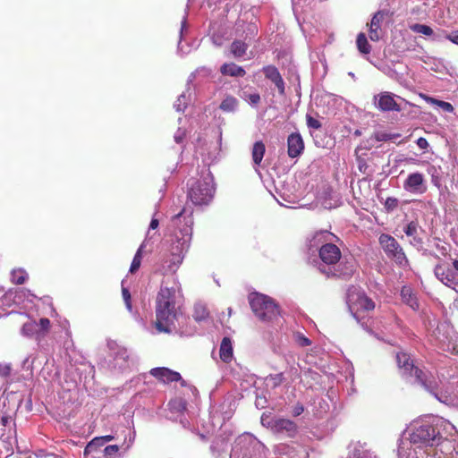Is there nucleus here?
Returning a JSON list of instances; mask_svg holds the SVG:
<instances>
[{"mask_svg":"<svg viewBox=\"0 0 458 458\" xmlns=\"http://www.w3.org/2000/svg\"><path fill=\"white\" fill-rule=\"evenodd\" d=\"M303 406L301 403H297L296 405L293 406L292 413L293 416L297 417L301 415L303 412Z\"/></svg>","mask_w":458,"mask_h":458,"instance_id":"e2e57ef3","label":"nucleus"},{"mask_svg":"<svg viewBox=\"0 0 458 458\" xmlns=\"http://www.w3.org/2000/svg\"><path fill=\"white\" fill-rule=\"evenodd\" d=\"M306 121L309 128L318 130L322 126L321 123L318 120L313 118L310 114L306 115Z\"/></svg>","mask_w":458,"mask_h":458,"instance_id":"864d4df0","label":"nucleus"},{"mask_svg":"<svg viewBox=\"0 0 458 458\" xmlns=\"http://www.w3.org/2000/svg\"><path fill=\"white\" fill-rule=\"evenodd\" d=\"M112 439L111 436L99 437L93 438L85 447L84 454L89 455L97 452L99 448L103 447L109 440Z\"/></svg>","mask_w":458,"mask_h":458,"instance_id":"393cba45","label":"nucleus"},{"mask_svg":"<svg viewBox=\"0 0 458 458\" xmlns=\"http://www.w3.org/2000/svg\"><path fill=\"white\" fill-rule=\"evenodd\" d=\"M434 274L441 283L458 293V281H456L457 272H454L453 268L445 267L438 264L435 267Z\"/></svg>","mask_w":458,"mask_h":458,"instance_id":"4468645a","label":"nucleus"},{"mask_svg":"<svg viewBox=\"0 0 458 458\" xmlns=\"http://www.w3.org/2000/svg\"><path fill=\"white\" fill-rule=\"evenodd\" d=\"M147 245V240H144L143 242L140 245L139 249L137 250L130 267L131 273H134L140 268L143 258V252Z\"/></svg>","mask_w":458,"mask_h":458,"instance_id":"c756f323","label":"nucleus"},{"mask_svg":"<svg viewBox=\"0 0 458 458\" xmlns=\"http://www.w3.org/2000/svg\"><path fill=\"white\" fill-rule=\"evenodd\" d=\"M386 13L385 11H377L376 13H374L369 27L371 28H378L381 29V22L383 21Z\"/></svg>","mask_w":458,"mask_h":458,"instance_id":"37998d69","label":"nucleus"},{"mask_svg":"<svg viewBox=\"0 0 458 458\" xmlns=\"http://www.w3.org/2000/svg\"><path fill=\"white\" fill-rule=\"evenodd\" d=\"M11 367L9 364H0V376L5 377L9 375Z\"/></svg>","mask_w":458,"mask_h":458,"instance_id":"0e129e2a","label":"nucleus"},{"mask_svg":"<svg viewBox=\"0 0 458 458\" xmlns=\"http://www.w3.org/2000/svg\"><path fill=\"white\" fill-rule=\"evenodd\" d=\"M220 358L224 362H230L233 359V344L229 337H224L220 344Z\"/></svg>","mask_w":458,"mask_h":458,"instance_id":"bb28decb","label":"nucleus"},{"mask_svg":"<svg viewBox=\"0 0 458 458\" xmlns=\"http://www.w3.org/2000/svg\"><path fill=\"white\" fill-rule=\"evenodd\" d=\"M158 225H159L158 219L153 217L150 221L148 230L147 232V235L145 238V240H147V243L148 242V240L153 237V235H151V233H150L151 230H156L158 227Z\"/></svg>","mask_w":458,"mask_h":458,"instance_id":"5fc2aeb1","label":"nucleus"},{"mask_svg":"<svg viewBox=\"0 0 458 458\" xmlns=\"http://www.w3.org/2000/svg\"><path fill=\"white\" fill-rule=\"evenodd\" d=\"M420 96L428 104L434 106L436 108H440L446 113H452L454 111V107L449 102L438 100L425 94H420Z\"/></svg>","mask_w":458,"mask_h":458,"instance_id":"cd10ccee","label":"nucleus"},{"mask_svg":"<svg viewBox=\"0 0 458 458\" xmlns=\"http://www.w3.org/2000/svg\"><path fill=\"white\" fill-rule=\"evenodd\" d=\"M168 406L172 413L182 415L186 410V402L182 398H176L170 401Z\"/></svg>","mask_w":458,"mask_h":458,"instance_id":"473e14b6","label":"nucleus"},{"mask_svg":"<svg viewBox=\"0 0 458 458\" xmlns=\"http://www.w3.org/2000/svg\"><path fill=\"white\" fill-rule=\"evenodd\" d=\"M293 340L301 347H305L311 344V341L301 332L293 333Z\"/></svg>","mask_w":458,"mask_h":458,"instance_id":"a18cd8bd","label":"nucleus"},{"mask_svg":"<svg viewBox=\"0 0 458 458\" xmlns=\"http://www.w3.org/2000/svg\"><path fill=\"white\" fill-rule=\"evenodd\" d=\"M28 279V273L22 268L13 269L11 273V280L13 284H22Z\"/></svg>","mask_w":458,"mask_h":458,"instance_id":"c9c22d12","label":"nucleus"},{"mask_svg":"<svg viewBox=\"0 0 458 458\" xmlns=\"http://www.w3.org/2000/svg\"><path fill=\"white\" fill-rule=\"evenodd\" d=\"M135 365L136 362L132 353L126 348L116 345V368L118 367L121 373L132 371Z\"/></svg>","mask_w":458,"mask_h":458,"instance_id":"2eb2a0df","label":"nucleus"},{"mask_svg":"<svg viewBox=\"0 0 458 458\" xmlns=\"http://www.w3.org/2000/svg\"><path fill=\"white\" fill-rule=\"evenodd\" d=\"M248 45L241 40H234L231 45V53L235 58L242 57L247 51Z\"/></svg>","mask_w":458,"mask_h":458,"instance_id":"72a5a7b5","label":"nucleus"},{"mask_svg":"<svg viewBox=\"0 0 458 458\" xmlns=\"http://www.w3.org/2000/svg\"><path fill=\"white\" fill-rule=\"evenodd\" d=\"M188 199L195 206H208L213 200L216 187L210 172L203 174L199 179L188 182Z\"/></svg>","mask_w":458,"mask_h":458,"instance_id":"0eeeda50","label":"nucleus"},{"mask_svg":"<svg viewBox=\"0 0 458 458\" xmlns=\"http://www.w3.org/2000/svg\"><path fill=\"white\" fill-rule=\"evenodd\" d=\"M288 156L292 158L299 157L304 149L302 137L298 132L291 133L287 139Z\"/></svg>","mask_w":458,"mask_h":458,"instance_id":"a211bd4d","label":"nucleus"},{"mask_svg":"<svg viewBox=\"0 0 458 458\" xmlns=\"http://www.w3.org/2000/svg\"><path fill=\"white\" fill-rule=\"evenodd\" d=\"M398 206V199L394 197H388L385 201V208L391 211L396 208Z\"/></svg>","mask_w":458,"mask_h":458,"instance_id":"6e6d98bb","label":"nucleus"},{"mask_svg":"<svg viewBox=\"0 0 458 458\" xmlns=\"http://www.w3.org/2000/svg\"><path fill=\"white\" fill-rule=\"evenodd\" d=\"M265 445L253 435L239 436L232 448L230 458H265ZM307 451L299 445L278 444L274 448L273 458H308Z\"/></svg>","mask_w":458,"mask_h":458,"instance_id":"39448f33","label":"nucleus"},{"mask_svg":"<svg viewBox=\"0 0 458 458\" xmlns=\"http://www.w3.org/2000/svg\"><path fill=\"white\" fill-rule=\"evenodd\" d=\"M442 37L458 46V30H453L450 33L443 31Z\"/></svg>","mask_w":458,"mask_h":458,"instance_id":"603ef678","label":"nucleus"},{"mask_svg":"<svg viewBox=\"0 0 458 458\" xmlns=\"http://www.w3.org/2000/svg\"><path fill=\"white\" fill-rule=\"evenodd\" d=\"M395 98H401L389 91H383L374 96L373 104L376 108L382 112H400L402 108L396 102Z\"/></svg>","mask_w":458,"mask_h":458,"instance_id":"f8f14e48","label":"nucleus"},{"mask_svg":"<svg viewBox=\"0 0 458 458\" xmlns=\"http://www.w3.org/2000/svg\"><path fill=\"white\" fill-rule=\"evenodd\" d=\"M378 242L386 257L394 261L398 267L405 268L409 266V260L400 243L390 234L382 233Z\"/></svg>","mask_w":458,"mask_h":458,"instance_id":"9d476101","label":"nucleus"},{"mask_svg":"<svg viewBox=\"0 0 458 458\" xmlns=\"http://www.w3.org/2000/svg\"><path fill=\"white\" fill-rule=\"evenodd\" d=\"M240 26H243L240 21L237 23V28ZM245 28L243 30V34H245V39L252 38L258 35L259 28L255 22L246 23L244 24Z\"/></svg>","mask_w":458,"mask_h":458,"instance_id":"58836bf2","label":"nucleus"},{"mask_svg":"<svg viewBox=\"0 0 458 458\" xmlns=\"http://www.w3.org/2000/svg\"><path fill=\"white\" fill-rule=\"evenodd\" d=\"M412 238V240L411 241V244L413 245L414 247H421L422 246V239L420 237H419L417 234H415L414 236H411Z\"/></svg>","mask_w":458,"mask_h":458,"instance_id":"338daca9","label":"nucleus"},{"mask_svg":"<svg viewBox=\"0 0 458 458\" xmlns=\"http://www.w3.org/2000/svg\"><path fill=\"white\" fill-rule=\"evenodd\" d=\"M346 303L350 312L357 321L364 318L363 313L373 310L375 308L374 301L361 289L355 286L348 289Z\"/></svg>","mask_w":458,"mask_h":458,"instance_id":"6e6552de","label":"nucleus"},{"mask_svg":"<svg viewBox=\"0 0 458 458\" xmlns=\"http://www.w3.org/2000/svg\"><path fill=\"white\" fill-rule=\"evenodd\" d=\"M208 317V311L206 305L202 303H196L194 306L193 318L196 321H204Z\"/></svg>","mask_w":458,"mask_h":458,"instance_id":"f704fd0d","label":"nucleus"},{"mask_svg":"<svg viewBox=\"0 0 458 458\" xmlns=\"http://www.w3.org/2000/svg\"><path fill=\"white\" fill-rule=\"evenodd\" d=\"M404 233L407 236H414L418 233V223L411 221L403 229Z\"/></svg>","mask_w":458,"mask_h":458,"instance_id":"8fccbe9b","label":"nucleus"},{"mask_svg":"<svg viewBox=\"0 0 458 458\" xmlns=\"http://www.w3.org/2000/svg\"><path fill=\"white\" fill-rule=\"evenodd\" d=\"M238 100L232 96H227L220 104V109L226 113L235 112L238 107Z\"/></svg>","mask_w":458,"mask_h":458,"instance_id":"2f4dec72","label":"nucleus"},{"mask_svg":"<svg viewBox=\"0 0 458 458\" xmlns=\"http://www.w3.org/2000/svg\"><path fill=\"white\" fill-rule=\"evenodd\" d=\"M272 432L276 434H283L288 437H293L297 431L296 424L287 419L276 418L273 424Z\"/></svg>","mask_w":458,"mask_h":458,"instance_id":"6ab92c4d","label":"nucleus"},{"mask_svg":"<svg viewBox=\"0 0 458 458\" xmlns=\"http://www.w3.org/2000/svg\"><path fill=\"white\" fill-rule=\"evenodd\" d=\"M369 37L372 41H378L382 37V30L369 27Z\"/></svg>","mask_w":458,"mask_h":458,"instance_id":"3c124183","label":"nucleus"},{"mask_svg":"<svg viewBox=\"0 0 458 458\" xmlns=\"http://www.w3.org/2000/svg\"><path fill=\"white\" fill-rule=\"evenodd\" d=\"M103 453L105 456L112 458V456L114 454V445H109L106 446L103 450Z\"/></svg>","mask_w":458,"mask_h":458,"instance_id":"052dcab7","label":"nucleus"},{"mask_svg":"<svg viewBox=\"0 0 458 458\" xmlns=\"http://www.w3.org/2000/svg\"><path fill=\"white\" fill-rule=\"evenodd\" d=\"M358 169L360 173L369 175L370 173L369 172V165L364 159H359L358 160Z\"/></svg>","mask_w":458,"mask_h":458,"instance_id":"4d7b16f0","label":"nucleus"},{"mask_svg":"<svg viewBox=\"0 0 458 458\" xmlns=\"http://www.w3.org/2000/svg\"><path fill=\"white\" fill-rule=\"evenodd\" d=\"M196 77V73L192 72L189 76L185 91H183L176 99L174 104V108L177 112H183L188 106L189 103L191 102L194 97L193 89H191V83Z\"/></svg>","mask_w":458,"mask_h":458,"instance_id":"dca6fc26","label":"nucleus"},{"mask_svg":"<svg viewBox=\"0 0 458 458\" xmlns=\"http://www.w3.org/2000/svg\"><path fill=\"white\" fill-rule=\"evenodd\" d=\"M38 325V336H44L49 330V327H50V321L48 318H40L38 323H37Z\"/></svg>","mask_w":458,"mask_h":458,"instance_id":"de8ad7c7","label":"nucleus"},{"mask_svg":"<svg viewBox=\"0 0 458 458\" xmlns=\"http://www.w3.org/2000/svg\"><path fill=\"white\" fill-rule=\"evenodd\" d=\"M284 380V377L283 373L274 374V375H268L265 378V383L267 386H271L273 388L278 386L280 384H282Z\"/></svg>","mask_w":458,"mask_h":458,"instance_id":"ea45409f","label":"nucleus"},{"mask_svg":"<svg viewBox=\"0 0 458 458\" xmlns=\"http://www.w3.org/2000/svg\"><path fill=\"white\" fill-rule=\"evenodd\" d=\"M0 420H1V424L3 426H6L10 422L11 417L10 416H2Z\"/></svg>","mask_w":458,"mask_h":458,"instance_id":"774afa93","label":"nucleus"},{"mask_svg":"<svg viewBox=\"0 0 458 458\" xmlns=\"http://www.w3.org/2000/svg\"><path fill=\"white\" fill-rule=\"evenodd\" d=\"M181 293L177 285L161 287L156 300L155 327L158 333L191 335L193 330L188 328L189 318L180 308Z\"/></svg>","mask_w":458,"mask_h":458,"instance_id":"7ed1b4c3","label":"nucleus"},{"mask_svg":"<svg viewBox=\"0 0 458 458\" xmlns=\"http://www.w3.org/2000/svg\"><path fill=\"white\" fill-rule=\"evenodd\" d=\"M398 458H458V431L449 421L427 417L412 421L398 442Z\"/></svg>","mask_w":458,"mask_h":458,"instance_id":"f257e3e1","label":"nucleus"},{"mask_svg":"<svg viewBox=\"0 0 458 458\" xmlns=\"http://www.w3.org/2000/svg\"><path fill=\"white\" fill-rule=\"evenodd\" d=\"M347 458H378L366 443H355L349 446Z\"/></svg>","mask_w":458,"mask_h":458,"instance_id":"f3484780","label":"nucleus"},{"mask_svg":"<svg viewBox=\"0 0 458 458\" xmlns=\"http://www.w3.org/2000/svg\"><path fill=\"white\" fill-rule=\"evenodd\" d=\"M224 445H225L224 441H218V440H217V441L214 442V443L211 445L210 448H211V450H212V452H213V453H215L216 450H217V452L219 453L220 451H223V450H224V447H223Z\"/></svg>","mask_w":458,"mask_h":458,"instance_id":"bf43d9fd","label":"nucleus"},{"mask_svg":"<svg viewBox=\"0 0 458 458\" xmlns=\"http://www.w3.org/2000/svg\"><path fill=\"white\" fill-rule=\"evenodd\" d=\"M187 30V21H186V16L183 17V20L182 21V26L180 30V41L178 43V51L182 53V55L188 54L191 50L190 49H184V46L182 44V35L184 31Z\"/></svg>","mask_w":458,"mask_h":458,"instance_id":"c03bdc74","label":"nucleus"},{"mask_svg":"<svg viewBox=\"0 0 458 458\" xmlns=\"http://www.w3.org/2000/svg\"><path fill=\"white\" fill-rule=\"evenodd\" d=\"M14 294L13 296V301L16 303V304H20L21 300H22V297H29V296H31V297H34L33 294L30 293V292L27 289H20V290H17L15 291L14 293H13L12 291H10L6 295H5V298H10L12 297V295Z\"/></svg>","mask_w":458,"mask_h":458,"instance_id":"a19ab883","label":"nucleus"},{"mask_svg":"<svg viewBox=\"0 0 458 458\" xmlns=\"http://www.w3.org/2000/svg\"><path fill=\"white\" fill-rule=\"evenodd\" d=\"M356 45L360 53L363 55H369L371 51V46L369 45L366 35L362 32L358 34Z\"/></svg>","mask_w":458,"mask_h":458,"instance_id":"7c9ffc66","label":"nucleus"},{"mask_svg":"<svg viewBox=\"0 0 458 458\" xmlns=\"http://www.w3.org/2000/svg\"><path fill=\"white\" fill-rule=\"evenodd\" d=\"M267 403V399L265 397L258 396L255 402V405L259 409L265 408Z\"/></svg>","mask_w":458,"mask_h":458,"instance_id":"69168bd1","label":"nucleus"},{"mask_svg":"<svg viewBox=\"0 0 458 458\" xmlns=\"http://www.w3.org/2000/svg\"><path fill=\"white\" fill-rule=\"evenodd\" d=\"M133 423L131 420H127V425L119 427L116 429V456L123 455L132 445L135 439V431L133 429Z\"/></svg>","mask_w":458,"mask_h":458,"instance_id":"9b49d317","label":"nucleus"},{"mask_svg":"<svg viewBox=\"0 0 458 458\" xmlns=\"http://www.w3.org/2000/svg\"><path fill=\"white\" fill-rule=\"evenodd\" d=\"M403 187L405 191L411 194H423L427 191L426 179L421 173H411L404 180Z\"/></svg>","mask_w":458,"mask_h":458,"instance_id":"ddd939ff","label":"nucleus"},{"mask_svg":"<svg viewBox=\"0 0 458 458\" xmlns=\"http://www.w3.org/2000/svg\"><path fill=\"white\" fill-rule=\"evenodd\" d=\"M396 363L403 377L412 380L414 384L422 386L428 393L433 395L442 403H451L453 397L451 392L441 386L434 373L424 366L415 364L411 356L403 352L396 354Z\"/></svg>","mask_w":458,"mask_h":458,"instance_id":"20e7f679","label":"nucleus"},{"mask_svg":"<svg viewBox=\"0 0 458 458\" xmlns=\"http://www.w3.org/2000/svg\"><path fill=\"white\" fill-rule=\"evenodd\" d=\"M402 301L411 310H418L420 304L416 294L410 286H403L401 290Z\"/></svg>","mask_w":458,"mask_h":458,"instance_id":"4be33fe9","label":"nucleus"},{"mask_svg":"<svg viewBox=\"0 0 458 458\" xmlns=\"http://www.w3.org/2000/svg\"><path fill=\"white\" fill-rule=\"evenodd\" d=\"M335 235L327 231L317 232L310 242V249H318L320 261L316 262L318 269L327 277L336 276L347 278L352 274V267L338 263L341 259L340 249L330 242Z\"/></svg>","mask_w":458,"mask_h":458,"instance_id":"423d86ee","label":"nucleus"},{"mask_svg":"<svg viewBox=\"0 0 458 458\" xmlns=\"http://www.w3.org/2000/svg\"><path fill=\"white\" fill-rule=\"evenodd\" d=\"M150 374L164 383L177 382L182 378L180 373L165 367L154 368L150 370Z\"/></svg>","mask_w":458,"mask_h":458,"instance_id":"aec40b11","label":"nucleus"},{"mask_svg":"<svg viewBox=\"0 0 458 458\" xmlns=\"http://www.w3.org/2000/svg\"><path fill=\"white\" fill-rule=\"evenodd\" d=\"M427 173L431 177V182L437 188H440L442 185V168L439 165H428L427 167Z\"/></svg>","mask_w":458,"mask_h":458,"instance_id":"c85d7f7f","label":"nucleus"},{"mask_svg":"<svg viewBox=\"0 0 458 458\" xmlns=\"http://www.w3.org/2000/svg\"><path fill=\"white\" fill-rule=\"evenodd\" d=\"M38 325L36 321H30L28 323H25L21 327V334L25 336H33L37 335L38 336Z\"/></svg>","mask_w":458,"mask_h":458,"instance_id":"4c0bfd02","label":"nucleus"},{"mask_svg":"<svg viewBox=\"0 0 458 458\" xmlns=\"http://www.w3.org/2000/svg\"><path fill=\"white\" fill-rule=\"evenodd\" d=\"M416 143L420 149H427L429 146L428 140L423 137L419 138Z\"/></svg>","mask_w":458,"mask_h":458,"instance_id":"680f3d73","label":"nucleus"},{"mask_svg":"<svg viewBox=\"0 0 458 458\" xmlns=\"http://www.w3.org/2000/svg\"><path fill=\"white\" fill-rule=\"evenodd\" d=\"M250 305L254 314L261 320H273L279 315L277 305L267 295L251 294L250 296Z\"/></svg>","mask_w":458,"mask_h":458,"instance_id":"1a4fd4ad","label":"nucleus"},{"mask_svg":"<svg viewBox=\"0 0 458 458\" xmlns=\"http://www.w3.org/2000/svg\"><path fill=\"white\" fill-rule=\"evenodd\" d=\"M242 98L244 100H246L252 106H257L260 101V96L257 92H253V93L243 92V95Z\"/></svg>","mask_w":458,"mask_h":458,"instance_id":"49530a36","label":"nucleus"},{"mask_svg":"<svg viewBox=\"0 0 458 458\" xmlns=\"http://www.w3.org/2000/svg\"><path fill=\"white\" fill-rule=\"evenodd\" d=\"M185 135H186L185 130L182 129V128H179L175 131L174 136L175 142L179 143V144L182 143L183 141V139H184Z\"/></svg>","mask_w":458,"mask_h":458,"instance_id":"13d9d810","label":"nucleus"},{"mask_svg":"<svg viewBox=\"0 0 458 458\" xmlns=\"http://www.w3.org/2000/svg\"><path fill=\"white\" fill-rule=\"evenodd\" d=\"M276 418H273L271 416V413H267V412H264L262 415H261V418H260V422L262 424V426L269 428L271 431H272V428H273V424L276 422Z\"/></svg>","mask_w":458,"mask_h":458,"instance_id":"09e8293b","label":"nucleus"},{"mask_svg":"<svg viewBox=\"0 0 458 458\" xmlns=\"http://www.w3.org/2000/svg\"><path fill=\"white\" fill-rule=\"evenodd\" d=\"M124 284H125L124 281H122L121 286H122L123 300V302H124L125 307L128 310V311L132 312L131 293H130L129 290L125 287Z\"/></svg>","mask_w":458,"mask_h":458,"instance_id":"79ce46f5","label":"nucleus"},{"mask_svg":"<svg viewBox=\"0 0 458 458\" xmlns=\"http://www.w3.org/2000/svg\"><path fill=\"white\" fill-rule=\"evenodd\" d=\"M215 29V25H213L211 28L210 39L216 47H221L224 44V42L227 39L225 37V32L224 31V30L216 31Z\"/></svg>","mask_w":458,"mask_h":458,"instance_id":"e433bc0d","label":"nucleus"},{"mask_svg":"<svg viewBox=\"0 0 458 458\" xmlns=\"http://www.w3.org/2000/svg\"><path fill=\"white\" fill-rule=\"evenodd\" d=\"M266 152L265 144L261 140L256 141L251 148V157L254 165L259 166Z\"/></svg>","mask_w":458,"mask_h":458,"instance_id":"a878e982","label":"nucleus"},{"mask_svg":"<svg viewBox=\"0 0 458 458\" xmlns=\"http://www.w3.org/2000/svg\"><path fill=\"white\" fill-rule=\"evenodd\" d=\"M194 220L192 211L183 208L171 221L169 252L163 255L157 264V272L162 275L174 274L189 251L192 239Z\"/></svg>","mask_w":458,"mask_h":458,"instance_id":"f03ea898","label":"nucleus"},{"mask_svg":"<svg viewBox=\"0 0 458 458\" xmlns=\"http://www.w3.org/2000/svg\"><path fill=\"white\" fill-rule=\"evenodd\" d=\"M410 28L415 33L431 37L433 41L440 42L443 39L442 34L434 33V30L431 29V27L426 24L415 23L412 24Z\"/></svg>","mask_w":458,"mask_h":458,"instance_id":"5701e85b","label":"nucleus"},{"mask_svg":"<svg viewBox=\"0 0 458 458\" xmlns=\"http://www.w3.org/2000/svg\"><path fill=\"white\" fill-rule=\"evenodd\" d=\"M263 72L267 79L270 80L277 88L281 95L284 94V81L278 71L274 65H267L263 68Z\"/></svg>","mask_w":458,"mask_h":458,"instance_id":"412c9836","label":"nucleus"},{"mask_svg":"<svg viewBox=\"0 0 458 458\" xmlns=\"http://www.w3.org/2000/svg\"><path fill=\"white\" fill-rule=\"evenodd\" d=\"M220 72L223 75L231 77H243L246 73L242 66L233 63L224 64L220 68Z\"/></svg>","mask_w":458,"mask_h":458,"instance_id":"b1692460","label":"nucleus"}]
</instances>
